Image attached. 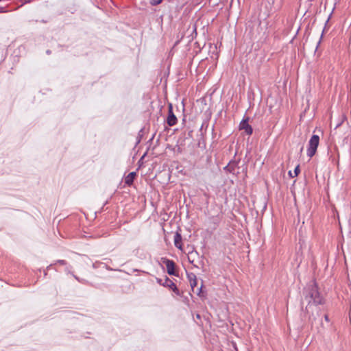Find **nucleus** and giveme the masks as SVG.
Returning <instances> with one entry per match:
<instances>
[{"instance_id":"f257e3e1","label":"nucleus","mask_w":351,"mask_h":351,"mask_svg":"<svg viewBox=\"0 0 351 351\" xmlns=\"http://www.w3.org/2000/svg\"><path fill=\"white\" fill-rule=\"evenodd\" d=\"M303 295L308 301V304L313 303L315 305H319L324 302L323 298L319 292L317 285L315 281H312L306 285L303 290Z\"/></svg>"},{"instance_id":"f03ea898","label":"nucleus","mask_w":351,"mask_h":351,"mask_svg":"<svg viewBox=\"0 0 351 351\" xmlns=\"http://www.w3.org/2000/svg\"><path fill=\"white\" fill-rule=\"evenodd\" d=\"M319 143V136L317 134L312 135L308 141V146L306 153L308 157L311 158L315 154Z\"/></svg>"},{"instance_id":"7ed1b4c3","label":"nucleus","mask_w":351,"mask_h":351,"mask_svg":"<svg viewBox=\"0 0 351 351\" xmlns=\"http://www.w3.org/2000/svg\"><path fill=\"white\" fill-rule=\"evenodd\" d=\"M156 281L159 285H160L165 287H169L177 295H180V291L178 289L176 285L171 279H169L167 276H166L165 279L156 278Z\"/></svg>"},{"instance_id":"20e7f679","label":"nucleus","mask_w":351,"mask_h":351,"mask_svg":"<svg viewBox=\"0 0 351 351\" xmlns=\"http://www.w3.org/2000/svg\"><path fill=\"white\" fill-rule=\"evenodd\" d=\"M162 261L167 267V271L170 276H178V274L176 271V263L173 260L167 258H162Z\"/></svg>"},{"instance_id":"39448f33","label":"nucleus","mask_w":351,"mask_h":351,"mask_svg":"<svg viewBox=\"0 0 351 351\" xmlns=\"http://www.w3.org/2000/svg\"><path fill=\"white\" fill-rule=\"evenodd\" d=\"M249 117H244V118L241 120L239 123V130H244L245 134L247 135H251L253 133L252 127L248 123Z\"/></svg>"},{"instance_id":"423d86ee","label":"nucleus","mask_w":351,"mask_h":351,"mask_svg":"<svg viewBox=\"0 0 351 351\" xmlns=\"http://www.w3.org/2000/svg\"><path fill=\"white\" fill-rule=\"evenodd\" d=\"M178 119L176 116L173 112V106L171 104L168 106V116L167 119V123L169 126H173L177 123Z\"/></svg>"},{"instance_id":"0eeeda50","label":"nucleus","mask_w":351,"mask_h":351,"mask_svg":"<svg viewBox=\"0 0 351 351\" xmlns=\"http://www.w3.org/2000/svg\"><path fill=\"white\" fill-rule=\"evenodd\" d=\"M136 176V173L135 171L130 172L125 178V184L129 186L132 185Z\"/></svg>"},{"instance_id":"6e6552de","label":"nucleus","mask_w":351,"mask_h":351,"mask_svg":"<svg viewBox=\"0 0 351 351\" xmlns=\"http://www.w3.org/2000/svg\"><path fill=\"white\" fill-rule=\"evenodd\" d=\"M237 166V162L235 161H230V162L224 167V170L230 173H234V169Z\"/></svg>"},{"instance_id":"1a4fd4ad","label":"nucleus","mask_w":351,"mask_h":351,"mask_svg":"<svg viewBox=\"0 0 351 351\" xmlns=\"http://www.w3.org/2000/svg\"><path fill=\"white\" fill-rule=\"evenodd\" d=\"M182 236L180 233L176 232L174 235V245L178 249H182Z\"/></svg>"},{"instance_id":"9d476101","label":"nucleus","mask_w":351,"mask_h":351,"mask_svg":"<svg viewBox=\"0 0 351 351\" xmlns=\"http://www.w3.org/2000/svg\"><path fill=\"white\" fill-rule=\"evenodd\" d=\"M197 255H198V253H197V251L190 252L189 254V255H188V260H189V261L191 264H193L195 256H197Z\"/></svg>"},{"instance_id":"9b49d317","label":"nucleus","mask_w":351,"mask_h":351,"mask_svg":"<svg viewBox=\"0 0 351 351\" xmlns=\"http://www.w3.org/2000/svg\"><path fill=\"white\" fill-rule=\"evenodd\" d=\"M202 287H203V285L202 284L201 287L199 288H198L196 291L197 295L201 298L205 297V295L202 291Z\"/></svg>"},{"instance_id":"f8f14e48","label":"nucleus","mask_w":351,"mask_h":351,"mask_svg":"<svg viewBox=\"0 0 351 351\" xmlns=\"http://www.w3.org/2000/svg\"><path fill=\"white\" fill-rule=\"evenodd\" d=\"M187 278H188L189 282L193 281V279L197 278L195 274L193 273H187Z\"/></svg>"},{"instance_id":"ddd939ff","label":"nucleus","mask_w":351,"mask_h":351,"mask_svg":"<svg viewBox=\"0 0 351 351\" xmlns=\"http://www.w3.org/2000/svg\"><path fill=\"white\" fill-rule=\"evenodd\" d=\"M197 278L196 279H193V281L190 282V285H191V289H192V290L193 291H194V288L197 286Z\"/></svg>"},{"instance_id":"4468645a","label":"nucleus","mask_w":351,"mask_h":351,"mask_svg":"<svg viewBox=\"0 0 351 351\" xmlns=\"http://www.w3.org/2000/svg\"><path fill=\"white\" fill-rule=\"evenodd\" d=\"M162 0H150V4L152 5H157L160 4Z\"/></svg>"},{"instance_id":"2eb2a0df","label":"nucleus","mask_w":351,"mask_h":351,"mask_svg":"<svg viewBox=\"0 0 351 351\" xmlns=\"http://www.w3.org/2000/svg\"><path fill=\"white\" fill-rule=\"evenodd\" d=\"M300 165H298L295 167V169H294V174H293V176H297L299 173H300Z\"/></svg>"},{"instance_id":"dca6fc26","label":"nucleus","mask_w":351,"mask_h":351,"mask_svg":"<svg viewBox=\"0 0 351 351\" xmlns=\"http://www.w3.org/2000/svg\"><path fill=\"white\" fill-rule=\"evenodd\" d=\"M102 264H104V263H101V262L96 261L95 263H94L93 264V267L94 269H97V268H98V267H99V265H102Z\"/></svg>"},{"instance_id":"f3484780","label":"nucleus","mask_w":351,"mask_h":351,"mask_svg":"<svg viewBox=\"0 0 351 351\" xmlns=\"http://www.w3.org/2000/svg\"><path fill=\"white\" fill-rule=\"evenodd\" d=\"M56 263H59V264L62 265H66V262L64 260H58V261H56Z\"/></svg>"},{"instance_id":"a211bd4d","label":"nucleus","mask_w":351,"mask_h":351,"mask_svg":"<svg viewBox=\"0 0 351 351\" xmlns=\"http://www.w3.org/2000/svg\"><path fill=\"white\" fill-rule=\"evenodd\" d=\"M103 265H104V267H105L107 270H108V271H112V270H113V269H112L111 267H110L109 266H108L106 264H104V263Z\"/></svg>"},{"instance_id":"6ab92c4d","label":"nucleus","mask_w":351,"mask_h":351,"mask_svg":"<svg viewBox=\"0 0 351 351\" xmlns=\"http://www.w3.org/2000/svg\"><path fill=\"white\" fill-rule=\"evenodd\" d=\"M6 10L5 8L3 7H0V13H4V12H6Z\"/></svg>"},{"instance_id":"aec40b11","label":"nucleus","mask_w":351,"mask_h":351,"mask_svg":"<svg viewBox=\"0 0 351 351\" xmlns=\"http://www.w3.org/2000/svg\"><path fill=\"white\" fill-rule=\"evenodd\" d=\"M324 319L326 322H330V319H329V317H328V315H324Z\"/></svg>"},{"instance_id":"412c9836","label":"nucleus","mask_w":351,"mask_h":351,"mask_svg":"<svg viewBox=\"0 0 351 351\" xmlns=\"http://www.w3.org/2000/svg\"><path fill=\"white\" fill-rule=\"evenodd\" d=\"M322 36H323V34H322L320 39H322ZM320 43H321V40H319L317 45L316 47V49L318 48V46L319 45Z\"/></svg>"},{"instance_id":"4be33fe9","label":"nucleus","mask_w":351,"mask_h":351,"mask_svg":"<svg viewBox=\"0 0 351 351\" xmlns=\"http://www.w3.org/2000/svg\"><path fill=\"white\" fill-rule=\"evenodd\" d=\"M74 278L79 282H82V280H81L77 276L73 275Z\"/></svg>"},{"instance_id":"5701e85b","label":"nucleus","mask_w":351,"mask_h":351,"mask_svg":"<svg viewBox=\"0 0 351 351\" xmlns=\"http://www.w3.org/2000/svg\"><path fill=\"white\" fill-rule=\"evenodd\" d=\"M289 174L290 177H291V178H294V177H295V176H293V173H291V171H289Z\"/></svg>"},{"instance_id":"b1692460","label":"nucleus","mask_w":351,"mask_h":351,"mask_svg":"<svg viewBox=\"0 0 351 351\" xmlns=\"http://www.w3.org/2000/svg\"><path fill=\"white\" fill-rule=\"evenodd\" d=\"M52 267V264L49 265L47 267V269H49L51 267Z\"/></svg>"},{"instance_id":"393cba45","label":"nucleus","mask_w":351,"mask_h":351,"mask_svg":"<svg viewBox=\"0 0 351 351\" xmlns=\"http://www.w3.org/2000/svg\"><path fill=\"white\" fill-rule=\"evenodd\" d=\"M46 53H47V54H50V53H51V51H50L49 49H48V50H47Z\"/></svg>"},{"instance_id":"a878e982","label":"nucleus","mask_w":351,"mask_h":351,"mask_svg":"<svg viewBox=\"0 0 351 351\" xmlns=\"http://www.w3.org/2000/svg\"><path fill=\"white\" fill-rule=\"evenodd\" d=\"M309 321L311 322V324L313 325V322L311 320V317H309Z\"/></svg>"},{"instance_id":"bb28decb","label":"nucleus","mask_w":351,"mask_h":351,"mask_svg":"<svg viewBox=\"0 0 351 351\" xmlns=\"http://www.w3.org/2000/svg\"><path fill=\"white\" fill-rule=\"evenodd\" d=\"M30 1H31V0H25V2H26V3H27V2L29 3Z\"/></svg>"}]
</instances>
